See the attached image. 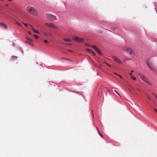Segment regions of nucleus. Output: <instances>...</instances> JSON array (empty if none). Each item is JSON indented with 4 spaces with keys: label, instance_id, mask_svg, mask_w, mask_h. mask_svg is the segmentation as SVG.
<instances>
[{
    "label": "nucleus",
    "instance_id": "3",
    "mask_svg": "<svg viewBox=\"0 0 157 157\" xmlns=\"http://www.w3.org/2000/svg\"><path fill=\"white\" fill-rule=\"evenodd\" d=\"M138 75L139 76L140 78L142 80H143L147 84H149L150 85H152V84L146 78V77L144 75L140 73H139L138 74Z\"/></svg>",
    "mask_w": 157,
    "mask_h": 157
},
{
    "label": "nucleus",
    "instance_id": "39",
    "mask_svg": "<svg viewBox=\"0 0 157 157\" xmlns=\"http://www.w3.org/2000/svg\"><path fill=\"white\" fill-rule=\"evenodd\" d=\"M100 90L99 91V93L100 92H101V91L100 92Z\"/></svg>",
    "mask_w": 157,
    "mask_h": 157
},
{
    "label": "nucleus",
    "instance_id": "24",
    "mask_svg": "<svg viewBox=\"0 0 157 157\" xmlns=\"http://www.w3.org/2000/svg\"><path fill=\"white\" fill-rule=\"evenodd\" d=\"M152 94H153V95H154V96L157 99V95H156L154 93H153Z\"/></svg>",
    "mask_w": 157,
    "mask_h": 157
},
{
    "label": "nucleus",
    "instance_id": "4",
    "mask_svg": "<svg viewBox=\"0 0 157 157\" xmlns=\"http://www.w3.org/2000/svg\"><path fill=\"white\" fill-rule=\"evenodd\" d=\"M46 16L47 18L50 21H52L56 20V17L51 14L47 13Z\"/></svg>",
    "mask_w": 157,
    "mask_h": 157
},
{
    "label": "nucleus",
    "instance_id": "14",
    "mask_svg": "<svg viewBox=\"0 0 157 157\" xmlns=\"http://www.w3.org/2000/svg\"><path fill=\"white\" fill-rule=\"evenodd\" d=\"M63 40L66 41H67V42H70L71 41V40L69 39H66L64 38L63 39Z\"/></svg>",
    "mask_w": 157,
    "mask_h": 157
},
{
    "label": "nucleus",
    "instance_id": "36",
    "mask_svg": "<svg viewBox=\"0 0 157 157\" xmlns=\"http://www.w3.org/2000/svg\"><path fill=\"white\" fill-rule=\"evenodd\" d=\"M85 45L87 46H88V44H86Z\"/></svg>",
    "mask_w": 157,
    "mask_h": 157
},
{
    "label": "nucleus",
    "instance_id": "27",
    "mask_svg": "<svg viewBox=\"0 0 157 157\" xmlns=\"http://www.w3.org/2000/svg\"><path fill=\"white\" fill-rule=\"evenodd\" d=\"M98 130V132L99 134L102 137H103V136L102 135V134L99 132Z\"/></svg>",
    "mask_w": 157,
    "mask_h": 157
},
{
    "label": "nucleus",
    "instance_id": "29",
    "mask_svg": "<svg viewBox=\"0 0 157 157\" xmlns=\"http://www.w3.org/2000/svg\"><path fill=\"white\" fill-rule=\"evenodd\" d=\"M44 42H45V43H48V41H47V40H44Z\"/></svg>",
    "mask_w": 157,
    "mask_h": 157
},
{
    "label": "nucleus",
    "instance_id": "19",
    "mask_svg": "<svg viewBox=\"0 0 157 157\" xmlns=\"http://www.w3.org/2000/svg\"><path fill=\"white\" fill-rule=\"evenodd\" d=\"M147 99L149 100H151V98L149 96H148V95H147Z\"/></svg>",
    "mask_w": 157,
    "mask_h": 157
},
{
    "label": "nucleus",
    "instance_id": "8",
    "mask_svg": "<svg viewBox=\"0 0 157 157\" xmlns=\"http://www.w3.org/2000/svg\"><path fill=\"white\" fill-rule=\"evenodd\" d=\"M0 26L2 28L5 29H8V27L7 25L5 24L2 22L0 23Z\"/></svg>",
    "mask_w": 157,
    "mask_h": 157
},
{
    "label": "nucleus",
    "instance_id": "38",
    "mask_svg": "<svg viewBox=\"0 0 157 157\" xmlns=\"http://www.w3.org/2000/svg\"><path fill=\"white\" fill-rule=\"evenodd\" d=\"M66 59L67 60H69V59Z\"/></svg>",
    "mask_w": 157,
    "mask_h": 157
},
{
    "label": "nucleus",
    "instance_id": "2",
    "mask_svg": "<svg viewBox=\"0 0 157 157\" xmlns=\"http://www.w3.org/2000/svg\"><path fill=\"white\" fill-rule=\"evenodd\" d=\"M122 51L127 53H129L130 56L133 57H134L135 56V54L133 50L128 47H124L122 48Z\"/></svg>",
    "mask_w": 157,
    "mask_h": 157
},
{
    "label": "nucleus",
    "instance_id": "18",
    "mask_svg": "<svg viewBox=\"0 0 157 157\" xmlns=\"http://www.w3.org/2000/svg\"><path fill=\"white\" fill-rule=\"evenodd\" d=\"M96 51L98 52V53L99 54L101 55V51L99 50L98 49Z\"/></svg>",
    "mask_w": 157,
    "mask_h": 157
},
{
    "label": "nucleus",
    "instance_id": "31",
    "mask_svg": "<svg viewBox=\"0 0 157 157\" xmlns=\"http://www.w3.org/2000/svg\"><path fill=\"white\" fill-rule=\"evenodd\" d=\"M154 110L156 113H157V110H156L155 109Z\"/></svg>",
    "mask_w": 157,
    "mask_h": 157
},
{
    "label": "nucleus",
    "instance_id": "37",
    "mask_svg": "<svg viewBox=\"0 0 157 157\" xmlns=\"http://www.w3.org/2000/svg\"><path fill=\"white\" fill-rule=\"evenodd\" d=\"M68 51H69V52H72V51H71L70 50H68Z\"/></svg>",
    "mask_w": 157,
    "mask_h": 157
},
{
    "label": "nucleus",
    "instance_id": "41",
    "mask_svg": "<svg viewBox=\"0 0 157 157\" xmlns=\"http://www.w3.org/2000/svg\"><path fill=\"white\" fill-rule=\"evenodd\" d=\"M6 6H8L7 5H6Z\"/></svg>",
    "mask_w": 157,
    "mask_h": 157
},
{
    "label": "nucleus",
    "instance_id": "10",
    "mask_svg": "<svg viewBox=\"0 0 157 157\" xmlns=\"http://www.w3.org/2000/svg\"><path fill=\"white\" fill-rule=\"evenodd\" d=\"M29 25L32 28V30L34 32L37 33H39V31L37 30H35L32 25Z\"/></svg>",
    "mask_w": 157,
    "mask_h": 157
},
{
    "label": "nucleus",
    "instance_id": "12",
    "mask_svg": "<svg viewBox=\"0 0 157 157\" xmlns=\"http://www.w3.org/2000/svg\"><path fill=\"white\" fill-rule=\"evenodd\" d=\"M11 58L13 60H16L17 59V57L15 56H12Z\"/></svg>",
    "mask_w": 157,
    "mask_h": 157
},
{
    "label": "nucleus",
    "instance_id": "20",
    "mask_svg": "<svg viewBox=\"0 0 157 157\" xmlns=\"http://www.w3.org/2000/svg\"><path fill=\"white\" fill-rule=\"evenodd\" d=\"M44 34L46 36H48L49 35V33H44Z\"/></svg>",
    "mask_w": 157,
    "mask_h": 157
},
{
    "label": "nucleus",
    "instance_id": "5",
    "mask_svg": "<svg viewBox=\"0 0 157 157\" xmlns=\"http://www.w3.org/2000/svg\"><path fill=\"white\" fill-rule=\"evenodd\" d=\"M45 25L47 26L54 29H57V27L53 24L51 23H45Z\"/></svg>",
    "mask_w": 157,
    "mask_h": 157
},
{
    "label": "nucleus",
    "instance_id": "7",
    "mask_svg": "<svg viewBox=\"0 0 157 157\" xmlns=\"http://www.w3.org/2000/svg\"><path fill=\"white\" fill-rule=\"evenodd\" d=\"M112 58L113 60L115 62L119 64L122 63V62L121 61V60L119 59L117 57L115 56H112Z\"/></svg>",
    "mask_w": 157,
    "mask_h": 157
},
{
    "label": "nucleus",
    "instance_id": "17",
    "mask_svg": "<svg viewBox=\"0 0 157 157\" xmlns=\"http://www.w3.org/2000/svg\"><path fill=\"white\" fill-rule=\"evenodd\" d=\"M33 36L35 37V38L36 39H38L39 38V37L38 36L36 35H33Z\"/></svg>",
    "mask_w": 157,
    "mask_h": 157
},
{
    "label": "nucleus",
    "instance_id": "22",
    "mask_svg": "<svg viewBox=\"0 0 157 157\" xmlns=\"http://www.w3.org/2000/svg\"><path fill=\"white\" fill-rule=\"evenodd\" d=\"M132 78V79H133V80H136V78H135L134 77H133V76H132L131 77Z\"/></svg>",
    "mask_w": 157,
    "mask_h": 157
},
{
    "label": "nucleus",
    "instance_id": "1",
    "mask_svg": "<svg viewBox=\"0 0 157 157\" xmlns=\"http://www.w3.org/2000/svg\"><path fill=\"white\" fill-rule=\"evenodd\" d=\"M26 9L29 14L35 16L38 15V12L35 8L31 6H28L26 7Z\"/></svg>",
    "mask_w": 157,
    "mask_h": 157
},
{
    "label": "nucleus",
    "instance_id": "9",
    "mask_svg": "<svg viewBox=\"0 0 157 157\" xmlns=\"http://www.w3.org/2000/svg\"><path fill=\"white\" fill-rule=\"evenodd\" d=\"M147 65L148 66V67H149V68L151 70H152L154 71H156V68L155 67H154L153 66H152L150 65V64H149L148 63H147Z\"/></svg>",
    "mask_w": 157,
    "mask_h": 157
},
{
    "label": "nucleus",
    "instance_id": "6",
    "mask_svg": "<svg viewBox=\"0 0 157 157\" xmlns=\"http://www.w3.org/2000/svg\"><path fill=\"white\" fill-rule=\"evenodd\" d=\"M73 40L75 41L82 43L84 41V39L83 38H80L77 36H74L73 37Z\"/></svg>",
    "mask_w": 157,
    "mask_h": 157
},
{
    "label": "nucleus",
    "instance_id": "34",
    "mask_svg": "<svg viewBox=\"0 0 157 157\" xmlns=\"http://www.w3.org/2000/svg\"><path fill=\"white\" fill-rule=\"evenodd\" d=\"M28 33L30 35H31V33L30 32H29Z\"/></svg>",
    "mask_w": 157,
    "mask_h": 157
},
{
    "label": "nucleus",
    "instance_id": "40",
    "mask_svg": "<svg viewBox=\"0 0 157 157\" xmlns=\"http://www.w3.org/2000/svg\"><path fill=\"white\" fill-rule=\"evenodd\" d=\"M67 44H68V43H67Z\"/></svg>",
    "mask_w": 157,
    "mask_h": 157
},
{
    "label": "nucleus",
    "instance_id": "26",
    "mask_svg": "<svg viewBox=\"0 0 157 157\" xmlns=\"http://www.w3.org/2000/svg\"><path fill=\"white\" fill-rule=\"evenodd\" d=\"M114 91L117 94H118L119 96H120V94H119L118 93L116 90H114Z\"/></svg>",
    "mask_w": 157,
    "mask_h": 157
},
{
    "label": "nucleus",
    "instance_id": "35",
    "mask_svg": "<svg viewBox=\"0 0 157 157\" xmlns=\"http://www.w3.org/2000/svg\"><path fill=\"white\" fill-rule=\"evenodd\" d=\"M8 1H9L10 2L12 1L13 0H7Z\"/></svg>",
    "mask_w": 157,
    "mask_h": 157
},
{
    "label": "nucleus",
    "instance_id": "21",
    "mask_svg": "<svg viewBox=\"0 0 157 157\" xmlns=\"http://www.w3.org/2000/svg\"><path fill=\"white\" fill-rule=\"evenodd\" d=\"M16 24L19 26H21V23H19V22H16Z\"/></svg>",
    "mask_w": 157,
    "mask_h": 157
},
{
    "label": "nucleus",
    "instance_id": "16",
    "mask_svg": "<svg viewBox=\"0 0 157 157\" xmlns=\"http://www.w3.org/2000/svg\"><path fill=\"white\" fill-rule=\"evenodd\" d=\"M23 24H24L26 27L28 28V25L26 23H24L23 21L21 22Z\"/></svg>",
    "mask_w": 157,
    "mask_h": 157
},
{
    "label": "nucleus",
    "instance_id": "33",
    "mask_svg": "<svg viewBox=\"0 0 157 157\" xmlns=\"http://www.w3.org/2000/svg\"><path fill=\"white\" fill-rule=\"evenodd\" d=\"M49 36H50L52 37V34H49Z\"/></svg>",
    "mask_w": 157,
    "mask_h": 157
},
{
    "label": "nucleus",
    "instance_id": "13",
    "mask_svg": "<svg viewBox=\"0 0 157 157\" xmlns=\"http://www.w3.org/2000/svg\"><path fill=\"white\" fill-rule=\"evenodd\" d=\"M91 47L94 48L96 51L98 49L96 46L95 45H92L91 46Z\"/></svg>",
    "mask_w": 157,
    "mask_h": 157
},
{
    "label": "nucleus",
    "instance_id": "15",
    "mask_svg": "<svg viewBox=\"0 0 157 157\" xmlns=\"http://www.w3.org/2000/svg\"><path fill=\"white\" fill-rule=\"evenodd\" d=\"M26 39L27 40H28V41H29V42H32L33 41L32 40L29 38V37H27L26 38Z\"/></svg>",
    "mask_w": 157,
    "mask_h": 157
},
{
    "label": "nucleus",
    "instance_id": "11",
    "mask_svg": "<svg viewBox=\"0 0 157 157\" xmlns=\"http://www.w3.org/2000/svg\"><path fill=\"white\" fill-rule=\"evenodd\" d=\"M86 50L88 52H91L94 56H95L94 53L91 50L88 48H87Z\"/></svg>",
    "mask_w": 157,
    "mask_h": 157
},
{
    "label": "nucleus",
    "instance_id": "25",
    "mask_svg": "<svg viewBox=\"0 0 157 157\" xmlns=\"http://www.w3.org/2000/svg\"><path fill=\"white\" fill-rule=\"evenodd\" d=\"M134 72L132 70L131 71V72L129 74L131 75H132V73L133 72Z\"/></svg>",
    "mask_w": 157,
    "mask_h": 157
},
{
    "label": "nucleus",
    "instance_id": "28",
    "mask_svg": "<svg viewBox=\"0 0 157 157\" xmlns=\"http://www.w3.org/2000/svg\"><path fill=\"white\" fill-rule=\"evenodd\" d=\"M114 74L115 75H117V76H119V75H119V74H117V73H115V72H114Z\"/></svg>",
    "mask_w": 157,
    "mask_h": 157
},
{
    "label": "nucleus",
    "instance_id": "32",
    "mask_svg": "<svg viewBox=\"0 0 157 157\" xmlns=\"http://www.w3.org/2000/svg\"><path fill=\"white\" fill-rule=\"evenodd\" d=\"M119 77H120V78H121V79L123 78L121 76L119 75Z\"/></svg>",
    "mask_w": 157,
    "mask_h": 157
},
{
    "label": "nucleus",
    "instance_id": "23",
    "mask_svg": "<svg viewBox=\"0 0 157 157\" xmlns=\"http://www.w3.org/2000/svg\"><path fill=\"white\" fill-rule=\"evenodd\" d=\"M105 63L108 66H109V67H111V65H110V64H108V63H107L106 62H105Z\"/></svg>",
    "mask_w": 157,
    "mask_h": 157
},
{
    "label": "nucleus",
    "instance_id": "42",
    "mask_svg": "<svg viewBox=\"0 0 157 157\" xmlns=\"http://www.w3.org/2000/svg\"><path fill=\"white\" fill-rule=\"evenodd\" d=\"M30 44H32V43H30Z\"/></svg>",
    "mask_w": 157,
    "mask_h": 157
},
{
    "label": "nucleus",
    "instance_id": "30",
    "mask_svg": "<svg viewBox=\"0 0 157 157\" xmlns=\"http://www.w3.org/2000/svg\"><path fill=\"white\" fill-rule=\"evenodd\" d=\"M128 86L130 87L131 88L132 90L133 89V88L130 85H129Z\"/></svg>",
    "mask_w": 157,
    "mask_h": 157
}]
</instances>
